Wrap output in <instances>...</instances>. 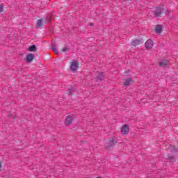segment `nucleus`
<instances>
[{"label": "nucleus", "mask_w": 178, "mask_h": 178, "mask_svg": "<svg viewBox=\"0 0 178 178\" xmlns=\"http://www.w3.org/2000/svg\"><path fill=\"white\" fill-rule=\"evenodd\" d=\"M163 5H160L159 6H157L155 8V10H153V15L154 17H162V15L166 12V10L163 8Z\"/></svg>", "instance_id": "f257e3e1"}, {"label": "nucleus", "mask_w": 178, "mask_h": 178, "mask_svg": "<svg viewBox=\"0 0 178 178\" xmlns=\"http://www.w3.org/2000/svg\"><path fill=\"white\" fill-rule=\"evenodd\" d=\"M122 2H127L129 1H131V0H121Z\"/></svg>", "instance_id": "a878e982"}, {"label": "nucleus", "mask_w": 178, "mask_h": 178, "mask_svg": "<svg viewBox=\"0 0 178 178\" xmlns=\"http://www.w3.org/2000/svg\"><path fill=\"white\" fill-rule=\"evenodd\" d=\"M2 12H3V6L0 4V13H2Z\"/></svg>", "instance_id": "412c9836"}, {"label": "nucleus", "mask_w": 178, "mask_h": 178, "mask_svg": "<svg viewBox=\"0 0 178 178\" xmlns=\"http://www.w3.org/2000/svg\"><path fill=\"white\" fill-rule=\"evenodd\" d=\"M147 40L145 38H140V39H135L131 41L132 47H137V45H141V44H144Z\"/></svg>", "instance_id": "7ed1b4c3"}, {"label": "nucleus", "mask_w": 178, "mask_h": 178, "mask_svg": "<svg viewBox=\"0 0 178 178\" xmlns=\"http://www.w3.org/2000/svg\"><path fill=\"white\" fill-rule=\"evenodd\" d=\"M47 22H48L49 23H51V17H47Z\"/></svg>", "instance_id": "5701e85b"}, {"label": "nucleus", "mask_w": 178, "mask_h": 178, "mask_svg": "<svg viewBox=\"0 0 178 178\" xmlns=\"http://www.w3.org/2000/svg\"><path fill=\"white\" fill-rule=\"evenodd\" d=\"M166 161H168V162H170V163H175V162H176L177 161V159H176V157H175L174 155H170V154H168V156L165 158Z\"/></svg>", "instance_id": "9b49d317"}, {"label": "nucleus", "mask_w": 178, "mask_h": 178, "mask_svg": "<svg viewBox=\"0 0 178 178\" xmlns=\"http://www.w3.org/2000/svg\"><path fill=\"white\" fill-rule=\"evenodd\" d=\"M131 84H133V78L132 77L125 79L124 82V87H130V86H131Z\"/></svg>", "instance_id": "9d476101"}, {"label": "nucleus", "mask_w": 178, "mask_h": 178, "mask_svg": "<svg viewBox=\"0 0 178 178\" xmlns=\"http://www.w3.org/2000/svg\"><path fill=\"white\" fill-rule=\"evenodd\" d=\"M49 31H50V33H54V26H50Z\"/></svg>", "instance_id": "4be33fe9"}, {"label": "nucleus", "mask_w": 178, "mask_h": 178, "mask_svg": "<svg viewBox=\"0 0 178 178\" xmlns=\"http://www.w3.org/2000/svg\"><path fill=\"white\" fill-rule=\"evenodd\" d=\"M104 79H105V73L102 72H97V73L96 74V76L94 78V80H95V82L97 84H101Z\"/></svg>", "instance_id": "f03ea898"}, {"label": "nucleus", "mask_w": 178, "mask_h": 178, "mask_svg": "<svg viewBox=\"0 0 178 178\" xmlns=\"http://www.w3.org/2000/svg\"><path fill=\"white\" fill-rule=\"evenodd\" d=\"M165 13L166 14L167 17H169V15H170V13H172V11H170V10H167Z\"/></svg>", "instance_id": "aec40b11"}, {"label": "nucleus", "mask_w": 178, "mask_h": 178, "mask_svg": "<svg viewBox=\"0 0 178 178\" xmlns=\"http://www.w3.org/2000/svg\"><path fill=\"white\" fill-rule=\"evenodd\" d=\"M70 49V47L66 46L65 47L63 48L62 51L63 52H67Z\"/></svg>", "instance_id": "6ab92c4d"}, {"label": "nucleus", "mask_w": 178, "mask_h": 178, "mask_svg": "<svg viewBox=\"0 0 178 178\" xmlns=\"http://www.w3.org/2000/svg\"><path fill=\"white\" fill-rule=\"evenodd\" d=\"M145 47L146 49H152V47H154V41L151 39L147 40L145 43Z\"/></svg>", "instance_id": "423d86ee"}, {"label": "nucleus", "mask_w": 178, "mask_h": 178, "mask_svg": "<svg viewBox=\"0 0 178 178\" xmlns=\"http://www.w3.org/2000/svg\"><path fill=\"white\" fill-rule=\"evenodd\" d=\"M178 147L175 145H170L171 152H177Z\"/></svg>", "instance_id": "f3484780"}, {"label": "nucleus", "mask_w": 178, "mask_h": 178, "mask_svg": "<svg viewBox=\"0 0 178 178\" xmlns=\"http://www.w3.org/2000/svg\"><path fill=\"white\" fill-rule=\"evenodd\" d=\"M27 51H29V52H37V45L32 44L29 46L27 49Z\"/></svg>", "instance_id": "4468645a"}, {"label": "nucleus", "mask_w": 178, "mask_h": 178, "mask_svg": "<svg viewBox=\"0 0 178 178\" xmlns=\"http://www.w3.org/2000/svg\"><path fill=\"white\" fill-rule=\"evenodd\" d=\"M73 123V116L67 115L65 120V126H70Z\"/></svg>", "instance_id": "6e6552de"}, {"label": "nucleus", "mask_w": 178, "mask_h": 178, "mask_svg": "<svg viewBox=\"0 0 178 178\" xmlns=\"http://www.w3.org/2000/svg\"><path fill=\"white\" fill-rule=\"evenodd\" d=\"M44 26V18L38 19L36 23V27H42Z\"/></svg>", "instance_id": "dca6fc26"}, {"label": "nucleus", "mask_w": 178, "mask_h": 178, "mask_svg": "<svg viewBox=\"0 0 178 178\" xmlns=\"http://www.w3.org/2000/svg\"><path fill=\"white\" fill-rule=\"evenodd\" d=\"M2 169V162L0 161V170Z\"/></svg>", "instance_id": "393cba45"}, {"label": "nucleus", "mask_w": 178, "mask_h": 178, "mask_svg": "<svg viewBox=\"0 0 178 178\" xmlns=\"http://www.w3.org/2000/svg\"><path fill=\"white\" fill-rule=\"evenodd\" d=\"M89 25H90V26L92 27V26H94V23H90Z\"/></svg>", "instance_id": "bb28decb"}, {"label": "nucleus", "mask_w": 178, "mask_h": 178, "mask_svg": "<svg viewBox=\"0 0 178 178\" xmlns=\"http://www.w3.org/2000/svg\"><path fill=\"white\" fill-rule=\"evenodd\" d=\"M51 48H56V47L55 46V42L51 43Z\"/></svg>", "instance_id": "b1692460"}, {"label": "nucleus", "mask_w": 178, "mask_h": 178, "mask_svg": "<svg viewBox=\"0 0 178 178\" xmlns=\"http://www.w3.org/2000/svg\"><path fill=\"white\" fill-rule=\"evenodd\" d=\"M168 65H169V60L166 59H163L159 63V66H160V67H165L168 66Z\"/></svg>", "instance_id": "ddd939ff"}, {"label": "nucleus", "mask_w": 178, "mask_h": 178, "mask_svg": "<svg viewBox=\"0 0 178 178\" xmlns=\"http://www.w3.org/2000/svg\"><path fill=\"white\" fill-rule=\"evenodd\" d=\"M129 125L127 124L122 125V127H121L122 134H123L124 136H126L129 134Z\"/></svg>", "instance_id": "0eeeda50"}, {"label": "nucleus", "mask_w": 178, "mask_h": 178, "mask_svg": "<svg viewBox=\"0 0 178 178\" xmlns=\"http://www.w3.org/2000/svg\"><path fill=\"white\" fill-rule=\"evenodd\" d=\"M51 49L53 51V52H54L56 55H59V52H58V49H56V47L51 48Z\"/></svg>", "instance_id": "a211bd4d"}, {"label": "nucleus", "mask_w": 178, "mask_h": 178, "mask_svg": "<svg viewBox=\"0 0 178 178\" xmlns=\"http://www.w3.org/2000/svg\"><path fill=\"white\" fill-rule=\"evenodd\" d=\"M33 59H35V55L33 53H29L26 54L25 57V61L26 62V63H31Z\"/></svg>", "instance_id": "39448f33"}, {"label": "nucleus", "mask_w": 178, "mask_h": 178, "mask_svg": "<svg viewBox=\"0 0 178 178\" xmlns=\"http://www.w3.org/2000/svg\"><path fill=\"white\" fill-rule=\"evenodd\" d=\"M116 144H118V140H116V138L113 136L110 138L108 139L107 149H111V148H112L113 145H116Z\"/></svg>", "instance_id": "20e7f679"}, {"label": "nucleus", "mask_w": 178, "mask_h": 178, "mask_svg": "<svg viewBox=\"0 0 178 178\" xmlns=\"http://www.w3.org/2000/svg\"><path fill=\"white\" fill-rule=\"evenodd\" d=\"M163 31V26L162 25H156L155 27V32L156 33V34H161V33H162Z\"/></svg>", "instance_id": "2eb2a0df"}, {"label": "nucleus", "mask_w": 178, "mask_h": 178, "mask_svg": "<svg viewBox=\"0 0 178 178\" xmlns=\"http://www.w3.org/2000/svg\"><path fill=\"white\" fill-rule=\"evenodd\" d=\"M76 90H77V87L74 86H71V87L67 90V95L69 96L74 95Z\"/></svg>", "instance_id": "1a4fd4ad"}, {"label": "nucleus", "mask_w": 178, "mask_h": 178, "mask_svg": "<svg viewBox=\"0 0 178 178\" xmlns=\"http://www.w3.org/2000/svg\"><path fill=\"white\" fill-rule=\"evenodd\" d=\"M77 63L78 62L76 60H74L71 63V65H70L71 72H76V70H77V67H79V65Z\"/></svg>", "instance_id": "f8f14e48"}]
</instances>
